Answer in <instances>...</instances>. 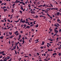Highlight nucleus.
<instances>
[{"mask_svg": "<svg viewBox=\"0 0 61 61\" xmlns=\"http://www.w3.org/2000/svg\"><path fill=\"white\" fill-rule=\"evenodd\" d=\"M19 43V42L18 41V42H17V43H15V46H16L18 44V43Z\"/></svg>", "mask_w": 61, "mask_h": 61, "instance_id": "obj_5", "label": "nucleus"}, {"mask_svg": "<svg viewBox=\"0 0 61 61\" xmlns=\"http://www.w3.org/2000/svg\"><path fill=\"white\" fill-rule=\"evenodd\" d=\"M15 4H14L12 6H13L12 7L13 8H14L15 7Z\"/></svg>", "mask_w": 61, "mask_h": 61, "instance_id": "obj_3", "label": "nucleus"}, {"mask_svg": "<svg viewBox=\"0 0 61 61\" xmlns=\"http://www.w3.org/2000/svg\"><path fill=\"white\" fill-rule=\"evenodd\" d=\"M21 58H20V59L19 58V61H20V60H21Z\"/></svg>", "mask_w": 61, "mask_h": 61, "instance_id": "obj_54", "label": "nucleus"}, {"mask_svg": "<svg viewBox=\"0 0 61 61\" xmlns=\"http://www.w3.org/2000/svg\"><path fill=\"white\" fill-rule=\"evenodd\" d=\"M56 31H57V30H56V29H54V32H55Z\"/></svg>", "mask_w": 61, "mask_h": 61, "instance_id": "obj_58", "label": "nucleus"}, {"mask_svg": "<svg viewBox=\"0 0 61 61\" xmlns=\"http://www.w3.org/2000/svg\"><path fill=\"white\" fill-rule=\"evenodd\" d=\"M1 53L2 54H4V53H5V51H3L1 52Z\"/></svg>", "mask_w": 61, "mask_h": 61, "instance_id": "obj_41", "label": "nucleus"}, {"mask_svg": "<svg viewBox=\"0 0 61 61\" xmlns=\"http://www.w3.org/2000/svg\"><path fill=\"white\" fill-rule=\"evenodd\" d=\"M47 15L49 16V17H50V16H51L49 15V14H48V13H47Z\"/></svg>", "mask_w": 61, "mask_h": 61, "instance_id": "obj_32", "label": "nucleus"}, {"mask_svg": "<svg viewBox=\"0 0 61 61\" xmlns=\"http://www.w3.org/2000/svg\"><path fill=\"white\" fill-rule=\"evenodd\" d=\"M27 28H28V29H29V28L30 27V26H27Z\"/></svg>", "mask_w": 61, "mask_h": 61, "instance_id": "obj_16", "label": "nucleus"}, {"mask_svg": "<svg viewBox=\"0 0 61 61\" xmlns=\"http://www.w3.org/2000/svg\"><path fill=\"white\" fill-rule=\"evenodd\" d=\"M3 36H1L0 37V39H3Z\"/></svg>", "mask_w": 61, "mask_h": 61, "instance_id": "obj_34", "label": "nucleus"}, {"mask_svg": "<svg viewBox=\"0 0 61 61\" xmlns=\"http://www.w3.org/2000/svg\"><path fill=\"white\" fill-rule=\"evenodd\" d=\"M58 30H57L55 32V33H58Z\"/></svg>", "mask_w": 61, "mask_h": 61, "instance_id": "obj_30", "label": "nucleus"}, {"mask_svg": "<svg viewBox=\"0 0 61 61\" xmlns=\"http://www.w3.org/2000/svg\"><path fill=\"white\" fill-rule=\"evenodd\" d=\"M31 31L32 32H34V29H32Z\"/></svg>", "mask_w": 61, "mask_h": 61, "instance_id": "obj_14", "label": "nucleus"}, {"mask_svg": "<svg viewBox=\"0 0 61 61\" xmlns=\"http://www.w3.org/2000/svg\"><path fill=\"white\" fill-rule=\"evenodd\" d=\"M7 57H8V58H7V59H9V58H10V57H9V56H7Z\"/></svg>", "mask_w": 61, "mask_h": 61, "instance_id": "obj_44", "label": "nucleus"}, {"mask_svg": "<svg viewBox=\"0 0 61 61\" xmlns=\"http://www.w3.org/2000/svg\"><path fill=\"white\" fill-rule=\"evenodd\" d=\"M54 2H56V5H58V3H57V2L56 1H54Z\"/></svg>", "mask_w": 61, "mask_h": 61, "instance_id": "obj_39", "label": "nucleus"}, {"mask_svg": "<svg viewBox=\"0 0 61 61\" xmlns=\"http://www.w3.org/2000/svg\"><path fill=\"white\" fill-rule=\"evenodd\" d=\"M44 48V47L43 46H41L40 47V49H43V48Z\"/></svg>", "mask_w": 61, "mask_h": 61, "instance_id": "obj_46", "label": "nucleus"}, {"mask_svg": "<svg viewBox=\"0 0 61 61\" xmlns=\"http://www.w3.org/2000/svg\"><path fill=\"white\" fill-rule=\"evenodd\" d=\"M51 10H56V9H55V8H52V9H51Z\"/></svg>", "mask_w": 61, "mask_h": 61, "instance_id": "obj_18", "label": "nucleus"}, {"mask_svg": "<svg viewBox=\"0 0 61 61\" xmlns=\"http://www.w3.org/2000/svg\"><path fill=\"white\" fill-rule=\"evenodd\" d=\"M23 6H22V7H21L20 8V9H21V10H23Z\"/></svg>", "mask_w": 61, "mask_h": 61, "instance_id": "obj_15", "label": "nucleus"}, {"mask_svg": "<svg viewBox=\"0 0 61 61\" xmlns=\"http://www.w3.org/2000/svg\"><path fill=\"white\" fill-rule=\"evenodd\" d=\"M6 5V3H5L4 4V5Z\"/></svg>", "mask_w": 61, "mask_h": 61, "instance_id": "obj_59", "label": "nucleus"}, {"mask_svg": "<svg viewBox=\"0 0 61 61\" xmlns=\"http://www.w3.org/2000/svg\"><path fill=\"white\" fill-rule=\"evenodd\" d=\"M17 49H19V48L18 47V45L17 46Z\"/></svg>", "mask_w": 61, "mask_h": 61, "instance_id": "obj_37", "label": "nucleus"}, {"mask_svg": "<svg viewBox=\"0 0 61 61\" xmlns=\"http://www.w3.org/2000/svg\"><path fill=\"white\" fill-rule=\"evenodd\" d=\"M10 40H9V41L8 42V43H9V44H10Z\"/></svg>", "mask_w": 61, "mask_h": 61, "instance_id": "obj_50", "label": "nucleus"}, {"mask_svg": "<svg viewBox=\"0 0 61 61\" xmlns=\"http://www.w3.org/2000/svg\"><path fill=\"white\" fill-rule=\"evenodd\" d=\"M38 17V16L37 15H36V17H35V18H37V17Z\"/></svg>", "mask_w": 61, "mask_h": 61, "instance_id": "obj_27", "label": "nucleus"}, {"mask_svg": "<svg viewBox=\"0 0 61 61\" xmlns=\"http://www.w3.org/2000/svg\"><path fill=\"white\" fill-rule=\"evenodd\" d=\"M7 59H4L3 60V61H7Z\"/></svg>", "mask_w": 61, "mask_h": 61, "instance_id": "obj_22", "label": "nucleus"}, {"mask_svg": "<svg viewBox=\"0 0 61 61\" xmlns=\"http://www.w3.org/2000/svg\"><path fill=\"white\" fill-rule=\"evenodd\" d=\"M24 57H28L29 58V57L28 56H24Z\"/></svg>", "mask_w": 61, "mask_h": 61, "instance_id": "obj_38", "label": "nucleus"}, {"mask_svg": "<svg viewBox=\"0 0 61 61\" xmlns=\"http://www.w3.org/2000/svg\"><path fill=\"white\" fill-rule=\"evenodd\" d=\"M21 22H22V23H24L25 22V20H24L21 21Z\"/></svg>", "mask_w": 61, "mask_h": 61, "instance_id": "obj_8", "label": "nucleus"}, {"mask_svg": "<svg viewBox=\"0 0 61 61\" xmlns=\"http://www.w3.org/2000/svg\"><path fill=\"white\" fill-rule=\"evenodd\" d=\"M5 54H6L5 53L2 54V55L3 56H5Z\"/></svg>", "mask_w": 61, "mask_h": 61, "instance_id": "obj_51", "label": "nucleus"}, {"mask_svg": "<svg viewBox=\"0 0 61 61\" xmlns=\"http://www.w3.org/2000/svg\"><path fill=\"white\" fill-rule=\"evenodd\" d=\"M37 54L38 56H39V53H37Z\"/></svg>", "mask_w": 61, "mask_h": 61, "instance_id": "obj_61", "label": "nucleus"}, {"mask_svg": "<svg viewBox=\"0 0 61 61\" xmlns=\"http://www.w3.org/2000/svg\"><path fill=\"white\" fill-rule=\"evenodd\" d=\"M28 6H29V7L30 8L31 7L30 6V4H29V5H28Z\"/></svg>", "mask_w": 61, "mask_h": 61, "instance_id": "obj_42", "label": "nucleus"}, {"mask_svg": "<svg viewBox=\"0 0 61 61\" xmlns=\"http://www.w3.org/2000/svg\"><path fill=\"white\" fill-rule=\"evenodd\" d=\"M57 54H56V53H53L52 54V55L53 56H54V55H57Z\"/></svg>", "mask_w": 61, "mask_h": 61, "instance_id": "obj_10", "label": "nucleus"}, {"mask_svg": "<svg viewBox=\"0 0 61 61\" xmlns=\"http://www.w3.org/2000/svg\"><path fill=\"white\" fill-rule=\"evenodd\" d=\"M19 12H20V13H21V14H22V11H21L20 10L19 11Z\"/></svg>", "mask_w": 61, "mask_h": 61, "instance_id": "obj_29", "label": "nucleus"}, {"mask_svg": "<svg viewBox=\"0 0 61 61\" xmlns=\"http://www.w3.org/2000/svg\"><path fill=\"white\" fill-rule=\"evenodd\" d=\"M30 25H32V24H33V22H30Z\"/></svg>", "mask_w": 61, "mask_h": 61, "instance_id": "obj_63", "label": "nucleus"}, {"mask_svg": "<svg viewBox=\"0 0 61 61\" xmlns=\"http://www.w3.org/2000/svg\"><path fill=\"white\" fill-rule=\"evenodd\" d=\"M56 25H58L59 26H60V25H59V24L56 23Z\"/></svg>", "mask_w": 61, "mask_h": 61, "instance_id": "obj_25", "label": "nucleus"}, {"mask_svg": "<svg viewBox=\"0 0 61 61\" xmlns=\"http://www.w3.org/2000/svg\"><path fill=\"white\" fill-rule=\"evenodd\" d=\"M19 20H18L17 21H15V22H16V23H17V22H19Z\"/></svg>", "mask_w": 61, "mask_h": 61, "instance_id": "obj_40", "label": "nucleus"}, {"mask_svg": "<svg viewBox=\"0 0 61 61\" xmlns=\"http://www.w3.org/2000/svg\"><path fill=\"white\" fill-rule=\"evenodd\" d=\"M6 35H7L8 34V32L7 31L6 33Z\"/></svg>", "mask_w": 61, "mask_h": 61, "instance_id": "obj_52", "label": "nucleus"}, {"mask_svg": "<svg viewBox=\"0 0 61 61\" xmlns=\"http://www.w3.org/2000/svg\"><path fill=\"white\" fill-rule=\"evenodd\" d=\"M18 33V31H16V32H14V34H15V35H16V34Z\"/></svg>", "mask_w": 61, "mask_h": 61, "instance_id": "obj_12", "label": "nucleus"}, {"mask_svg": "<svg viewBox=\"0 0 61 61\" xmlns=\"http://www.w3.org/2000/svg\"><path fill=\"white\" fill-rule=\"evenodd\" d=\"M22 36L21 35H19V38H20Z\"/></svg>", "mask_w": 61, "mask_h": 61, "instance_id": "obj_36", "label": "nucleus"}, {"mask_svg": "<svg viewBox=\"0 0 61 61\" xmlns=\"http://www.w3.org/2000/svg\"><path fill=\"white\" fill-rule=\"evenodd\" d=\"M7 21H8L9 22H10V20H9V19L7 20Z\"/></svg>", "mask_w": 61, "mask_h": 61, "instance_id": "obj_45", "label": "nucleus"}, {"mask_svg": "<svg viewBox=\"0 0 61 61\" xmlns=\"http://www.w3.org/2000/svg\"><path fill=\"white\" fill-rule=\"evenodd\" d=\"M23 26H24L23 27V28H25L26 26V24H25L23 25Z\"/></svg>", "mask_w": 61, "mask_h": 61, "instance_id": "obj_2", "label": "nucleus"}, {"mask_svg": "<svg viewBox=\"0 0 61 61\" xmlns=\"http://www.w3.org/2000/svg\"><path fill=\"white\" fill-rule=\"evenodd\" d=\"M57 35V33H56L54 35V36H56Z\"/></svg>", "mask_w": 61, "mask_h": 61, "instance_id": "obj_35", "label": "nucleus"}, {"mask_svg": "<svg viewBox=\"0 0 61 61\" xmlns=\"http://www.w3.org/2000/svg\"><path fill=\"white\" fill-rule=\"evenodd\" d=\"M42 44H41V45H44V44L45 43V42L44 41H42Z\"/></svg>", "mask_w": 61, "mask_h": 61, "instance_id": "obj_4", "label": "nucleus"}, {"mask_svg": "<svg viewBox=\"0 0 61 61\" xmlns=\"http://www.w3.org/2000/svg\"><path fill=\"white\" fill-rule=\"evenodd\" d=\"M59 56H61V53H58Z\"/></svg>", "mask_w": 61, "mask_h": 61, "instance_id": "obj_33", "label": "nucleus"}, {"mask_svg": "<svg viewBox=\"0 0 61 61\" xmlns=\"http://www.w3.org/2000/svg\"><path fill=\"white\" fill-rule=\"evenodd\" d=\"M23 1L21 2H20V4H23Z\"/></svg>", "mask_w": 61, "mask_h": 61, "instance_id": "obj_43", "label": "nucleus"}, {"mask_svg": "<svg viewBox=\"0 0 61 61\" xmlns=\"http://www.w3.org/2000/svg\"><path fill=\"white\" fill-rule=\"evenodd\" d=\"M61 21V20H59V19L57 20V22H60V21Z\"/></svg>", "mask_w": 61, "mask_h": 61, "instance_id": "obj_21", "label": "nucleus"}, {"mask_svg": "<svg viewBox=\"0 0 61 61\" xmlns=\"http://www.w3.org/2000/svg\"><path fill=\"white\" fill-rule=\"evenodd\" d=\"M59 32L60 33L61 32V29H59Z\"/></svg>", "mask_w": 61, "mask_h": 61, "instance_id": "obj_23", "label": "nucleus"}, {"mask_svg": "<svg viewBox=\"0 0 61 61\" xmlns=\"http://www.w3.org/2000/svg\"><path fill=\"white\" fill-rule=\"evenodd\" d=\"M58 48L59 50H60V49H61V47H60V46H59V47H58Z\"/></svg>", "mask_w": 61, "mask_h": 61, "instance_id": "obj_48", "label": "nucleus"}, {"mask_svg": "<svg viewBox=\"0 0 61 61\" xmlns=\"http://www.w3.org/2000/svg\"><path fill=\"white\" fill-rule=\"evenodd\" d=\"M31 13L32 14H35V11H32L31 12Z\"/></svg>", "mask_w": 61, "mask_h": 61, "instance_id": "obj_7", "label": "nucleus"}, {"mask_svg": "<svg viewBox=\"0 0 61 61\" xmlns=\"http://www.w3.org/2000/svg\"><path fill=\"white\" fill-rule=\"evenodd\" d=\"M4 12H5V11H6V10L5 9H4Z\"/></svg>", "mask_w": 61, "mask_h": 61, "instance_id": "obj_60", "label": "nucleus"}, {"mask_svg": "<svg viewBox=\"0 0 61 61\" xmlns=\"http://www.w3.org/2000/svg\"><path fill=\"white\" fill-rule=\"evenodd\" d=\"M0 4H1V3H2V1L1 0H0Z\"/></svg>", "mask_w": 61, "mask_h": 61, "instance_id": "obj_56", "label": "nucleus"}, {"mask_svg": "<svg viewBox=\"0 0 61 61\" xmlns=\"http://www.w3.org/2000/svg\"><path fill=\"white\" fill-rule=\"evenodd\" d=\"M39 25L38 24H37V25H36V28H37V27H38V25Z\"/></svg>", "mask_w": 61, "mask_h": 61, "instance_id": "obj_11", "label": "nucleus"}, {"mask_svg": "<svg viewBox=\"0 0 61 61\" xmlns=\"http://www.w3.org/2000/svg\"><path fill=\"white\" fill-rule=\"evenodd\" d=\"M16 46L15 45V46H14L13 47V49H15V48H16Z\"/></svg>", "mask_w": 61, "mask_h": 61, "instance_id": "obj_13", "label": "nucleus"}, {"mask_svg": "<svg viewBox=\"0 0 61 61\" xmlns=\"http://www.w3.org/2000/svg\"><path fill=\"white\" fill-rule=\"evenodd\" d=\"M43 6V7H44L45 6V7H46V5L45 4H44V5H43L42 6Z\"/></svg>", "mask_w": 61, "mask_h": 61, "instance_id": "obj_24", "label": "nucleus"}, {"mask_svg": "<svg viewBox=\"0 0 61 61\" xmlns=\"http://www.w3.org/2000/svg\"><path fill=\"white\" fill-rule=\"evenodd\" d=\"M50 5H51V7H53V5H52V4H50Z\"/></svg>", "mask_w": 61, "mask_h": 61, "instance_id": "obj_17", "label": "nucleus"}, {"mask_svg": "<svg viewBox=\"0 0 61 61\" xmlns=\"http://www.w3.org/2000/svg\"><path fill=\"white\" fill-rule=\"evenodd\" d=\"M54 26H56V27H58L57 25L56 24H55Z\"/></svg>", "mask_w": 61, "mask_h": 61, "instance_id": "obj_31", "label": "nucleus"}, {"mask_svg": "<svg viewBox=\"0 0 61 61\" xmlns=\"http://www.w3.org/2000/svg\"><path fill=\"white\" fill-rule=\"evenodd\" d=\"M11 43H14V41H12L11 42Z\"/></svg>", "mask_w": 61, "mask_h": 61, "instance_id": "obj_53", "label": "nucleus"}, {"mask_svg": "<svg viewBox=\"0 0 61 61\" xmlns=\"http://www.w3.org/2000/svg\"><path fill=\"white\" fill-rule=\"evenodd\" d=\"M12 13H13V11L14 10V9H12Z\"/></svg>", "mask_w": 61, "mask_h": 61, "instance_id": "obj_62", "label": "nucleus"}, {"mask_svg": "<svg viewBox=\"0 0 61 61\" xmlns=\"http://www.w3.org/2000/svg\"><path fill=\"white\" fill-rule=\"evenodd\" d=\"M43 6V5H40L38 6V7H41V6Z\"/></svg>", "mask_w": 61, "mask_h": 61, "instance_id": "obj_26", "label": "nucleus"}, {"mask_svg": "<svg viewBox=\"0 0 61 61\" xmlns=\"http://www.w3.org/2000/svg\"><path fill=\"white\" fill-rule=\"evenodd\" d=\"M14 35H11V37H10V38H12L13 37H14Z\"/></svg>", "mask_w": 61, "mask_h": 61, "instance_id": "obj_9", "label": "nucleus"}, {"mask_svg": "<svg viewBox=\"0 0 61 61\" xmlns=\"http://www.w3.org/2000/svg\"><path fill=\"white\" fill-rule=\"evenodd\" d=\"M42 11H43V12H45L46 11L45 10H42Z\"/></svg>", "mask_w": 61, "mask_h": 61, "instance_id": "obj_49", "label": "nucleus"}, {"mask_svg": "<svg viewBox=\"0 0 61 61\" xmlns=\"http://www.w3.org/2000/svg\"><path fill=\"white\" fill-rule=\"evenodd\" d=\"M15 54L16 55H17V51H15Z\"/></svg>", "mask_w": 61, "mask_h": 61, "instance_id": "obj_20", "label": "nucleus"}, {"mask_svg": "<svg viewBox=\"0 0 61 61\" xmlns=\"http://www.w3.org/2000/svg\"><path fill=\"white\" fill-rule=\"evenodd\" d=\"M56 15L57 16H59L60 15V12H58L57 13H56Z\"/></svg>", "mask_w": 61, "mask_h": 61, "instance_id": "obj_1", "label": "nucleus"}, {"mask_svg": "<svg viewBox=\"0 0 61 61\" xmlns=\"http://www.w3.org/2000/svg\"><path fill=\"white\" fill-rule=\"evenodd\" d=\"M25 35L26 36H27L28 35V33H26Z\"/></svg>", "mask_w": 61, "mask_h": 61, "instance_id": "obj_47", "label": "nucleus"}, {"mask_svg": "<svg viewBox=\"0 0 61 61\" xmlns=\"http://www.w3.org/2000/svg\"><path fill=\"white\" fill-rule=\"evenodd\" d=\"M56 10H57V11H58V8H56Z\"/></svg>", "mask_w": 61, "mask_h": 61, "instance_id": "obj_64", "label": "nucleus"}, {"mask_svg": "<svg viewBox=\"0 0 61 61\" xmlns=\"http://www.w3.org/2000/svg\"><path fill=\"white\" fill-rule=\"evenodd\" d=\"M49 30L50 31H51V32H52L53 31V30L52 29H51V28H50L49 29Z\"/></svg>", "mask_w": 61, "mask_h": 61, "instance_id": "obj_6", "label": "nucleus"}, {"mask_svg": "<svg viewBox=\"0 0 61 61\" xmlns=\"http://www.w3.org/2000/svg\"><path fill=\"white\" fill-rule=\"evenodd\" d=\"M22 39H23V40H25V38H24V37H23L22 38Z\"/></svg>", "mask_w": 61, "mask_h": 61, "instance_id": "obj_57", "label": "nucleus"}, {"mask_svg": "<svg viewBox=\"0 0 61 61\" xmlns=\"http://www.w3.org/2000/svg\"><path fill=\"white\" fill-rule=\"evenodd\" d=\"M15 2H16V3H19L18 0H16L15 1Z\"/></svg>", "mask_w": 61, "mask_h": 61, "instance_id": "obj_19", "label": "nucleus"}, {"mask_svg": "<svg viewBox=\"0 0 61 61\" xmlns=\"http://www.w3.org/2000/svg\"><path fill=\"white\" fill-rule=\"evenodd\" d=\"M22 42H23V44H24V43H25V41H24V40H23Z\"/></svg>", "mask_w": 61, "mask_h": 61, "instance_id": "obj_55", "label": "nucleus"}, {"mask_svg": "<svg viewBox=\"0 0 61 61\" xmlns=\"http://www.w3.org/2000/svg\"><path fill=\"white\" fill-rule=\"evenodd\" d=\"M40 17H44V16L42 15H41L40 16Z\"/></svg>", "mask_w": 61, "mask_h": 61, "instance_id": "obj_28", "label": "nucleus"}]
</instances>
